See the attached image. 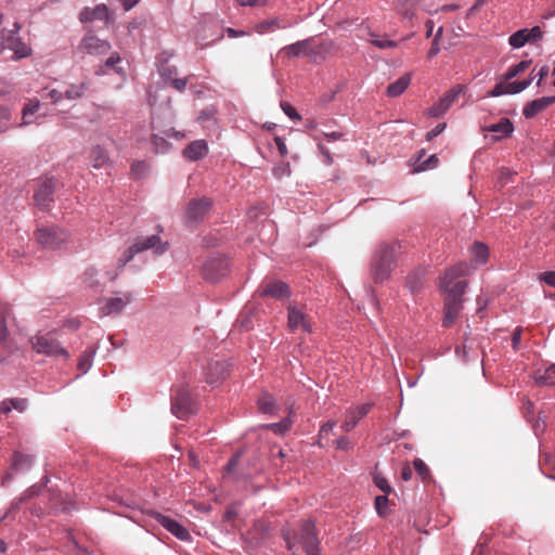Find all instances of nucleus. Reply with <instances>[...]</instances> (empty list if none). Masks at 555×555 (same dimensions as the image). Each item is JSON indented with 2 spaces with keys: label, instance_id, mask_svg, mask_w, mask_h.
<instances>
[{
  "label": "nucleus",
  "instance_id": "39",
  "mask_svg": "<svg viewBox=\"0 0 555 555\" xmlns=\"http://www.w3.org/2000/svg\"><path fill=\"white\" fill-rule=\"evenodd\" d=\"M8 42V48L14 50L17 59L27 57L28 55H30L31 50L25 43L17 41L13 38H10Z\"/></svg>",
  "mask_w": 555,
  "mask_h": 555
},
{
  "label": "nucleus",
  "instance_id": "4",
  "mask_svg": "<svg viewBox=\"0 0 555 555\" xmlns=\"http://www.w3.org/2000/svg\"><path fill=\"white\" fill-rule=\"evenodd\" d=\"M168 244L163 243L157 235L147 237H139L135 242L125 251L124 256L118 260V270H120L127 262H129L134 255L147 249H153L156 255L164 254L167 250Z\"/></svg>",
  "mask_w": 555,
  "mask_h": 555
},
{
  "label": "nucleus",
  "instance_id": "17",
  "mask_svg": "<svg viewBox=\"0 0 555 555\" xmlns=\"http://www.w3.org/2000/svg\"><path fill=\"white\" fill-rule=\"evenodd\" d=\"M532 81V78L522 81L513 82H499L489 92L490 96H500L503 94H516L527 89Z\"/></svg>",
  "mask_w": 555,
  "mask_h": 555
},
{
  "label": "nucleus",
  "instance_id": "28",
  "mask_svg": "<svg viewBox=\"0 0 555 555\" xmlns=\"http://www.w3.org/2000/svg\"><path fill=\"white\" fill-rule=\"evenodd\" d=\"M89 86L87 82H80V83H73L69 85L64 91H63V99L69 100V101H76L81 99L85 93L87 92Z\"/></svg>",
  "mask_w": 555,
  "mask_h": 555
},
{
  "label": "nucleus",
  "instance_id": "36",
  "mask_svg": "<svg viewBox=\"0 0 555 555\" xmlns=\"http://www.w3.org/2000/svg\"><path fill=\"white\" fill-rule=\"evenodd\" d=\"M33 464V457L25 455L20 452H15L13 456L12 467L16 472H23L28 469Z\"/></svg>",
  "mask_w": 555,
  "mask_h": 555
},
{
  "label": "nucleus",
  "instance_id": "20",
  "mask_svg": "<svg viewBox=\"0 0 555 555\" xmlns=\"http://www.w3.org/2000/svg\"><path fill=\"white\" fill-rule=\"evenodd\" d=\"M554 103L555 96H543L533 100L524 107L522 114L526 118H532Z\"/></svg>",
  "mask_w": 555,
  "mask_h": 555
},
{
  "label": "nucleus",
  "instance_id": "63",
  "mask_svg": "<svg viewBox=\"0 0 555 555\" xmlns=\"http://www.w3.org/2000/svg\"><path fill=\"white\" fill-rule=\"evenodd\" d=\"M324 138L328 141V142H332V141H335V140H339L343 138V133L341 132H324L323 133Z\"/></svg>",
  "mask_w": 555,
  "mask_h": 555
},
{
  "label": "nucleus",
  "instance_id": "13",
  "mask_svg": "<svg viewBox=\"0 0 555 555\" xmlns=\"http://www.w3.org/2000/svg\"><path fill=\"white\" fill-rule=\"evenodd\" d=\"M79 49L83 53L91 55H103L111 50V44L108 41L100 39L94 35H88L81 40Z\"/></svg>",
  "mask_w": 555,
  "mask_h": 555
},
{
  "label": "nucleus",
  "instance_id": "5",
  "mask_svg": "<svg viewBox=\"0 0 555 555\" xmlns=\"http://www.w3.org/2000/svg\"><path fill=\"white\" fill-rule=\"evenodd\" d=\"M33 349L47 357H62L64 360L69 359L68 351L62 347L57 339L51 334H37L30 339Z\"/></svg>",
  "mask_w": 555,
  "mask_h": 555
},
{
  "label": "nucleus",
  "instance_id": "7",
  "mask_svg": "<svg viewBox=\"0 0 555 555\" xmlns=\"http://www.w3.org/2000/svg\"><path fill=\"white\" fill-rule=\"evenodd\" d=\"M132 300V293H117L115 296L103 298L100 300V314L102 317L119 314Z\"/></svg>",
  "mask_w": 555,
  "mask_h": 555
},
{
  "label": "nucleus",
  "instance_id": "9",
  "mask_svg": "<svg viewBox=\"0 0 555 555\" xmlns=\"http://www.w3.org/2000/svg\"><path fill=\"white\" fill-rule=\"evenodd\" d=\"M152 518H154L159 525H162L167 531H169L172 535H175L180 541H190L191 534L189 530L183 527L177 520L165 516L158 512L151 513Z\"/></svg>",
  "mask_w": 555,
  "mask_h": 555
},
{
  "label": "nucleus",
  "instance_id": "50",
  "mask_svg": "<svg viewBox=\"0 0 555 555\" xmlns=\"http://www.w3.org/2000/svg\"><path fill=\"white\" fill-rule=\"evenodd\" d=\"M374 482L378 489H380L385 494L391 491V487L388 483L387 479L380 475L374 476Z\"/></svg>",
  "mask_w": 555,
  "mask_h": 555
},
{
  "label": "nucleus",
  "instance_id": "47",
  "mask_svg": "<svg viewBox=\"0 0 555 555\" xmlns=\"http://www.w3.org/2000/svg\"><path fill=\"white\" fill-rule=\"evenodd\" d=\"M291 166L288 163H280L275 165L272 169V173L276 179H282L284 177L291 176Z\"/></svg>",
  "mask_w": 555,
  "mask_h": 555
},
{
  "label": "nucleus",
  "instance_id": "33",
  "mask_svg": "<svg viewBox=\"0 0 555 555\" xmlns=\"http://www.w3.org/2000/svg\"><path fill=\"white\" fill-rule=\"evenodd\" d=\"M41 106V103L37 99H30L27 101V103L24 105L22 114H23V121L21 122V127L27 126L31 124V120H29V116H33L35 113L39 111Z\"/></svg>",
  "mask_w": 555,
  "mask_h": 555
},
{
  "label": "nucleus",
  "instance_id": "51",
  "mask_svg": "<svg viewBox=\"0 0 555 555\" xmlns=\"http://www.w3.org/2000/svg\"><path fill=\"white\" fill-rule=\"evenodd\" d=\"M159 74L165 81L171 82L175 79L173 76L177 75V68L175 66H164L159 69Z\"/></svg>",
  "mask_w": 555,
  "mask_h": 555
},
{
  "label": "nucleus",
  "instance_id": "32",
  "mask_svg": "<svg viewBox=\"0 0 555 555\" xmlns=\"http://www.w3.org/2000/svg\"><path fill=\"white\" fill-rule=\"evenodd\" d=\"M470 253H472V257H473L474 261L476 262V264L481 266L487 262L488 257H489V249H488L487 245H485L483 243L476 242L473 245Z\"/></svg>",
  "mask_w": 555,
  "mask_h": 555
},
{
  "label": "nucleus",
  "instance_id": "44",
  "mask_svg": "<svg viewBox=\"0 0 555 555\" xmlns=\"http://www.w3.org/2000/svg\"><path fill=\"white\" fill-rule=\"evenodd\" d=\"M387 494L377 495L375 498V508L379 516L386 517L389 512Z\"/></svg>",
  "mask_w": 555,
  "mask_h": 555
},
{
  "label": "nucleus",
  "instance_id": "38",
  "mask_svg": "<svg viewBox=\"0 0 555 555\" xmlns=\"http://www.w3.org/2000/svg\"><path fill=\"white\" fill-rule=\"evenodd\" d=\"M94 353V349L88 348L80 356L77 366L82 374L87 373L92 366Z\"/></svg>",
  "mask_w": 555,
  "mask_h": 555
},
{
  "label": "nucleus",
  "instance_id": "49",
  "mask_svg": "<svg viewBox=\"0 0 555 555\" xmlns=\"http://www.w3.org/2000/svg\"><path fill=\"white\" fill-rule=\"evenodd\" d=\"M527 34L530 40V43H537L543 38V30L540 26H534L530 29L527 28Z\"/></svg>",
  "mask_w": 555,
  "mask_h": 555
},
{
  "label": "nucleus",
  "instance_id": "41",
  "mask_svg": "<svg viewBox=\"0 0 555 555\" xmlns=\"http://www.w3.org/2000/svg\"><path fill=\"white\" fill-rule=\"evenodd\" d=\"M530 65H531V60H525L514 66H511L508 68V70L505 73V79L506 80L513 79L517 75L525 72Z\"/></svg>",
  "mask_w": 555,
  "mask_h": 555
},
{
  "label": "nucleus",
  "instance_id": "23",
  "mask_svg": "<svg viewBox=\"0 0 555 555\" xmlns=\"http://www.w3.org/2000/svg\"><path fill=\"white\" fill-rule=\"evenodd\" d=\"M312 38L299 40L292 44H288L283 48V51L288 57H299L307 55L311 48Z\"/></svg>",
  "mask_w": 555,
  "mask_h": 555
},
{
  "label": "nucleus",
  "instance_id": "26",
  "mask_svg": "<svg viewBox=\"0 0 555 555\" xmlns=\"http://www.w3.org/2000/svg\"><path fill=\"white\" fill-rule=\"evenodd\" d=\"M534 382L538 385L548 386L555 384V364H550L544 369H539L533 374Z\"/></svg>",
  "mask_w": 555,
  "mask_h": 555
},
{
  "label": "nucleus",
  "instance_id": "53",
  "mask_svg": "<svg viewBox=\"0 0 555 555\" xmlns=\"http://www.w3.org/2000/svg\"><path fill=\"white\" fill-rule=\"evenodd\" d=\"M335 447L339 450L350 451L353 446L347 437H339L335 440Z\"/></svg>",
  "mask_w": 555,
  "mask_h": 555
},
{
  "label": "nucleus",
  "instance_id": "52",
  "mask_svg": "<svg viewBox=\"0 0 555 555\" xmlns=\"http://www.w3.org/2000/svg\"><path fill=\"white\" fill-rule=\"evenodd\" d=\"M413 465L415 470L420 474V476L423 479H425L429 475V470L426 464L421 459L414 460Z\"/></svg>",
  "mask_w": 555,
  "mask_h": 555
},
{
  "label": "nucleus",
  "instance_id": "42",
  "mask_svg": "<svg viewBox=\"0 0 555 555\" xmlns=\"http://www.w3.org/2000/svg\"><path fill=\"white\" fill-rule=\"evenodd\" d=\"M41 98L50 100L52 104H57L62 100H64L63 91H61L56 88H50V87H47L46 89L42 90Z\"/></svg>",
  "mask_w": 555,
  "mask_h": 555
},
{
  "label": "nucleus",
  "instance_id": "11",
  "mask_svg": "<svg viewBox=\"0 0 555 555\" xmlns=\"http://www.w3.org/2000/svg\"><path fill=\"white\" fill-rule=\"evenodd\" d=\"M211 202L206 197L192 199L186 208V223L193 224L203 220L204 216L210 209Z\"/></svg>",
  "mask_w": 555,
  "mask_h": 555
},
{
  "label": "nucleus",
  "instance_id": "8",
  "mask_svg": "<svg viewBox=\"0 0 555 555\" xmlns=\"http://www.w3.org/2000/svg\"><path fill=\"white\" fill-rule=\"evenodd\" d=\"M465 91V87L462 85H456L449 91H447L443 96H441L429 109L428 115L430 117H440L444 115L452 105L457 101L459 96L463 94Z\"/></svg>",
  "mask_w": 555,
  "mask_h": 555
},
{
  "label": "nucleus",
  "instance_id": "37",
  "mask_svg": "<svg viewBox=\"0 0 555 555\" xmlns=\"http://www.w3.org/2000/svg\"><path fill=\"white\" fill-rule=\"evenodd\" d=\"M508 43L514 49H520L526 43H530L528 34H527V28L519 29V30L515 31L514 34H512L508 38Z\"/></svg>",
  "mask_w": 555,
  "mask_h": 555
},
{
  "label": "nucleus",
  "instance_id": "21",
  "mask_svg": "<svg viewBox=\"0 0 555 555\" xmlns=\"http://www.w3.org/2000/svg\"><path fill=\"white\" fill-rule=\"evenodd\" d=\"M208 153V145L205 140L191 142L184 150L183 156L189 160H197Z\"/></svg>",
  "mask_w": 555,
  "mask_h": 555
},
{
  "label": "nucleus",
  "instance_id": "40",
  "mask_svg": "<svg viewBox=\"0 0 555 555\" xmlns=\"http://www.w3.org/2000/svg\"><path fill=\"white\" fill-rule=\"evenodd\" d=\"M442 35H443V27L440 26L437 29V31H436V34L434 36V40L431 42V46H430V48L428 50V53H427V57L428 59H433V57H435L436 55L439 54V52L441 50L440 49V41L442 39Z\"/></svg>",
  "mask_w": 555,
  "mask_h": 555
},
{
  "label": "nucleus",
  "instance_id": "59",
  "mask_svg": "<svg viewBox=\"0 0 555 555\" xmlns=\"http://www.w3.org/2000/svg\"><path fill=\"white\" fill-rule=\"evenodd\" d=\"M522 331L520 327H516L512 334V346L516 350L518 349L521 341Z\"/></svg>",
  "mask_w": 555,
  "mask_h": 555
},
{
  "label": "nucleus",
  "instance_id": "29",
  "mask_svg": "<svg viewBox=\"0 0 555 555\" xmlns=\"http://www.w3.org/2000/svg\"><path fill=\"white\" fill-rule=\"evenodd\" d=\"M487 130L490 132L498 133V138L501 139L508 137L513 132L514 126L508 118H503L499 122L492 124L489 127H487Z\"/></svg>",
  "mask_w": 555,
  "mask_h": 555
},
{
  "label": "nucleus",
  "instance_id": "55",
  "mask_svg": "<svg viewBox=\"0 0 555 555\" xmlns=\"http://www.w3.org/2000/svg\"><path fill=\"white\" fill-rule=\"evenodd\" d=\"M539 280L555 287V271H546L539 275Z\"/></svg>",
  "mask_w": 555,
  "mask_h": 555
},
{
  "label": "nucleus",
  "instance_id": "3",
  "mask_svg": "<svg viewBox=\"0 0 555 555\" xmlns=\"http://www.w3.org/2000/svg\"><path fill=\"white\" fill-rule=\"evenodd\" d=\"M396 248V244L386 243L377 247L371 263V274L375 282H383L390 275Z\"/></svg>",
  "mask_w": 555,
  "mask_h": 555
},
{
  "label": "nucleus",
  "instance_id": "6",
  "mask_svg": "<svg viewBox=\"0 0 555 555\" xmlns=\"http://www.w3.org/2000/svg\"><path fill=\"white\" fill-rule=\"evenodd\" d=\"M68 233L60 227H41L35 232L37 242L46 248H59L68 240Z\"/></svg>",
  "mask_w": 555,
  "mask_h": 555
},
{
  "label": "nucleus",
  "instance_id": "1",
  "mask_svg": "<svg viewBox=\"0 0 555 555\" xmlns=\"http://www.w3.org/2000/svg\"><path fill=\"white\" fill-rule=\"evenodd\" d=\"M475 267L468 262H460L448 269L440 278L439 288L444 294V315L442 324L452 326L463 309V295L468 283L465 280L456 281L460 276H466L475 271Z\"/></svg>",
  "mask_w": 555,
  "mask_h": 555
},
{
  "label": "nucleus",
  "instance_id": "2",
  "mask_svg": "<svg viewBox=\"0 0 555 555\" xmlns=\"http://www.w3.org/2000/svg\"><path fill=\"white\" fill-rule=\"evenodd\" d=\"M287 547L294 554H298L301 548L306 555H318V539L314 522L307 520L302 524L299 534L293 537L284 533Z\"/></svg>",
  "mask_w": 555,
  "mask_h": 555
},
{
  "label": "nucleus",
  "instance_id": "43",
  "mask_svg": "<svg viewBox=\"0 0 555 555\" xmlns=\"http://www.w3.org/2000/svg\"><path fill=\"white\" fill-rule=\"evenodd\" d=\"M292 426V420L289 417L284 418L279 423H272L264 425L266 428L273 430L276 434L283 435L289 430Z\"/></svg>",
  "mask_w": 555,
  "mask_h": 555
},
{
  "label": "nucleus",
  "instance_id": "57",
  "mask_svg": "<svg viewBox=\"0 0 555 555\" xmlns=\"http://www.w3.org/2000/svg\"><path fill=\"white\" fill-rule=\"evenodd\" d=\"M119 61H120V56H119V54H118V53H113V54H112V55L106 60V62H105V66H106V67H112V68H114L116 73H120V72H121V69H120V68L115 67V65H116L117 63H119Z\"/></svg>",
  "mask_w": 555,
  "mask_h": 555
},
{
  "label": "nucleus",
  "instance_id": "18",
  "mask_svg": "<svg viewBox=\"0 0 555 555\" xmlns=\"http://www.w3.org/2000/svg\"><path fill=\"white\" fill-rule=\"evenodd\" d=\"M171 410L173 414L179 417L183 418L189 413L192 412V402L189 397V393L184 390H177L175 396L172 397V406Z\"/></svg>",
  "mask_w": 555,
  "mask_h": 555
},
{
  "label": "nucleus",
  "instance_id": "54",
  "mask_svg": "<svg viewBox=\"0 0 555 555\" xmlns=\"http://www.w3.org/2000/svg\"><path fill=\"white\" fill-rule=\"evenodd\" d=\"M10 403L12 406V410H17L18 412H24L27 408V400L22 398H13L10 399Z\"/></svg>",
  "mask_w": 555,
  "mask_h": 555
},
{
  "label": "nucleus",
  "instance_id": "35",
  "mask_svg": "<svg viewBox=\"0 0 555 555\" xmlns=\"http://www.w3.org/2000/svg\"><path fill=\"white\" fill-rule=\"evenodd\" d=\"M99 274V270L94 267L86 269L82 275L83 283L90 288L98 289L101 286Z\"/></svg>",
  "mask_w": 555,
  "mask_h": 555
},
{
  "label": "nucleus",
  "instance_id": "16",
  "mask_svg": "<svg viewBox=\"0 0 555 555\" xmlns=\"http://www.w3.org/2000/svg\"><path fill=\"white\" fill-rule=\"evenodd\" d=\"M261 297H273L275 299H287L291 296L287 284L281 281L270 282L258 288Z\"/></svg>",
  "mask_w": 555,
  "mask_h": 555
},
{
  "label": "nucleus",
  "instance_id": "48",
  "mask_svg": "<svg viewBox=\"0 0 555 555\" xmlns=\"http://www.w3.org/2000/svg\"><path fill=\"white\" fill-rule=\"evenodd\" d=\"M281 108L285 115H287L293 120H301V116L296 112V109L287 102H281Z\"/></svg>",
  "mask_w": 555,
  "mask_h": 555
},
{
  "label": "nucleus",
  "instance_id": "46",
  "mask_svg": "<svg viewBox=\"0 0 555 555\" xmlns=\"http://www.w3.org/2000/svg\"><path fill=\"white\" fill-rule=\"evenodd\" d=\"M152 144L156 153H165L170 149V143L166 139L156 134L152 137Z\"/></svg>",
  "mask_w": 555,
  "mask_h": 555
},
{
  "label": "nucleus",
  "instance_id": "27",
  "mask_svg": "<svg viewBox=\"0 0 555 555\" xmlns=\"http://www.w3.org/2000/svg\"><path fill=\"white\" fill-rule=\"evenodd\" d=\"M90 160L93 168L100 169L109 163V156L102 146L96 145L91 151Z\"/></svg>",
  "mask_w": 555,
  "mask_h": 555
},
{
  "label": "nucleus",
  "instance_id": "56",
  "mask_svg": "<svg viewBox=\"0 0 555 555\" xmlns=\"http://www.w3.org/2000/svg\"><path fill=\"white\" fill-rule=\"evenodd\" d=\"M446 122L438 124L435 128L426 133L427 141H431L434 138L438 137L446 129Z\"/></svg>",
  "mask_w": 555,
  "mask_h": 555
},
{
  "label": "nucleus",
  "instance_id": "60",
  "mask_svg": "<svg viewBox=\"0 0 555 555\" xmlns=\"http://www.w3.org/2000/svg\"><path fill=\"white\" fill-rule=\"evenodd\" d=\"M146 169L147 165L144 162L134 163L131 167L132 172L138 177H141L146 171Z\"/></svg>",
  "mask_w": 555,
  "mask_h": 555
},
{
  "label": "nucleus",
  "instance_id": "61",
  "mask_svg": "<svg viewBox=\"0 0 555 555\" xmlns=\"http://www.w3.org/2000/svg\"><path fill=\"white\" fill-rule=\"evenodd\" d=\"M274 142L279 150L280 155L282 157H285L287 155L288 151H287V146H286L284 140L281 137H275Z\"/></svg>",
  "mask_w": 555,
  "mask_h": 555
},
{
  "label": "nucleus",
  "instance_id": "64",
  "mask_svg": "<svg viewBox=\"0 0 555 555\" xmlns=\"http://www.w3.org/2000/svg\"><path fill=\"white\" fill-rule=\"evenodd\" d=\"M11 411H12V406H11V403H10V399L3 400L0 403V413L8 414Z\"/></svg>",
  "mask_w": 555,
  "mask_h": 555
},
{
  "label": "nucleus",
  "instance_id": "24",
  "mask_svg": "<svg viewBox=\"0 0 555 555\" xmlns=\"http://www.w3.org/2000/svg\"><path fill=\"white\" fill-rule=\"evenodd\" d=\"M294 24L295 23L286 21L284 18L275 17V18H270V20L259 23L256 26V30L259 34H264V33L271 31V30L286 29V28L292 27Z\"/></svg>",
  "mask_w": 555,
  "mask_h": 555
},
{
  "label": "nucleus",
  "instance_id": "25",
  "mask_svg": "<svg viewBox=\"0 0 555 555\" xmlns=\"http://www.w3.org/2000/svg\"><path fill=\"white\" fill-rule=\"evenodd\" d=\"M411 79H412L411 74H405V75L401 76L400 78H398L396 81L391 82L387 87L386 94L390 98H396V96L401 95L406 90V88L410 86Z\"/></svg>",
  "mask_w": 555,
  "mask_h": 555
},
{
  "label": "nucleus",
  "instance_id": "58",
  "mask_svg": "<svg viewBox=\"0 0 555 555\" xmlns=\"http://www.w3.org/2000/svg\"><path fill=\"white\" fill-rule=\"evenodd\" d=\"M335 425H336V422H334V421L326 422L325 424L322 425L319 436L321 438L327 437L328 434L334 429Z\"/></svg>",
  "mask_w": 555,
  "mask_h": 555
},
{
  "label": "nucleus",
  "instance_id": "31",
  "mask_svg": "<svg viewBox=\"0 0 555 555\" xmlns=\"http://www.w3.org/2000/svg\"><path fill=\"white\" fill-rule=\"evenodd\" d=\"M258 409L263 414L273 415L276 411V402L270 393H262L258 401Z\"/></svg>",
  "mask_w": 555,
  "mask_h": 555
},
{
  "label": "nucleus",
  "instance_id": "45",
  "mask_svg": "<svg viewBox=\"0 0 555 555\" xmlns=\"http://www.w3.org/2000/svg\"><path fill=\"white\" fill-rule=\"evenodd\" d=\"M375 47L378 49H389V48H397L399 46L398 41L388 40L379 38L375 34H371V40H370Z\"/></svg>",
  "mask_w": 555,
  "mask_h": 555
},
{
  "label": "nucleus",
  "instance_id": "34",
  "mask_svg": "<svg viewBox=\"0 0 555 555\" xmlns=\"http://www.w3.org/2000/svg\"><path fill=\"white\" fill-rule=\"evenodd\" d=\"M425 156V152L421 151L418 153L416 164H415V171H425L428 169H433L438 165V157L436 155H430L426 159L423 160V157Z\"/></svg>",
  "mask_w": 555,
  "mask_h": 555
},
{
  "label": "nucleus",
  "instance_id": "22",
  "mask_svg": "<svg viewBox=\"0 0 555 555\" xmlns=\"http://www.w3.org/2000/svg\"><path fill=\"white\" fill-rule=\"evenodd\" d=\"M228 375L227 365L223 362L210 363L206 372V382L209 385H216L220 380L224 379Z\"/></svg>",
  "mask_w": 555,
  "mask_h": 555
},
{
  "label": "nucleus",
  "instance_id": "62",
  "mask_svg": "<svg viewBox=\"0 0 555 555\" xmlns=\"http://www.w3.org/2000/svg\"><path fill=\"white\" fill-rule=\"evenodd\" d=\"M171 86L178 90V91H183L188 85V78H175L171 80Z\"/></svg>",
  "mask_w": 555,
  "mask_h": 555
},
{
  "label": "nucleus",
  "instance_id": "12",
  "mask_svg": "<svg viewBox=\"0 0 555 555\" xmlns=\"http://www.w3.org/2000/svg\"><path fill=\"white\" fill-rule=\"evenodd\" d=\"M228 270L229 261L224 257H212L205 262L203 268L205 278L211 282L225 275Z\"/></svg>",
  "mask_w": 555,
  "mask_h": 555
},
{
  "label": "nucleus",
  "instance_id": "30",
  "mask_svg": "<svg viewBox=\"0 0 555 555\" xmlns=\"http://www.w3.org/2000/svg\"><path fill=\"white\" fill-rule=\"evenodd\" d=\"M14 321L11 311L8 307L3 308L2 314H0V344L5 346L8 344V327L11 322Z\"/></svg>",
  "mask_w": 555,
  "mask_h": 555
},
{
  "label": "nucleus",
  "instance_id": "15",
  "mask_svg": "<svg viewBox=\"0 0 555 555\" xmlns=\"http://www.w3.org/2000/svg\"><path fill=\"white\" fill-rule=\"evenodd\" d=\"M54 189L55 182L53 179H46L39 184L34 198L41 209H46L50 206L53 201Z\"/></svg>",
  "mask_w": 555,
  "mask_h": 555
},
{
  "label": "nucleus",
  "instance_id": "14",
  "mask_svg": "<svg viewBox=\"0 0 555 555\" xmlns=\"http://www.w3.org/2000/svg\"><path fill=\"white\" fill-rule=\"evenodd\" d=\"M371 408V403H364L361 405L350 408L346 412L345 421L343 422L340 428L345 433H349L350 430H352L357 426L359 421L370 412Z\"/></svg>",
  "mask_w": 555,
  "mask_h": 555
},
{
  "label": "nucleus",
  "instance_id": "10",
  "mask_svg": "<svg viewBox=\"0 0 555 555\" xmlns=\"http://www.w3.org/2000/svg\"><path fill=\"white\" fill-rule=\"evenodd\" d=\"M287 324L292 332L299 330L305 333L312 332L308 315L301 309L293 305L287 308Z\"/></svg>",
  "mask_w": 555,
  "mask_h": 555
},
{
  "label": "nucleus",
  "instance_id": "19",
  "mask_svg": "<svg viewBox=\"0 0 555 555\" xmlns=\"http://www.w3.org/2000/svg\"><path fill=\"white\" fill-rule=\"evenodd\" d=\"M79 20L82 23L93 22V21H106L109 20V11L105 4H98L94 8H85L80 14Z\"/></svg>",
  "mask_w": 555,
  "mask_h": 555
}]
</instances>
